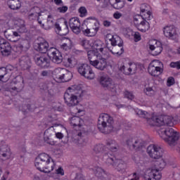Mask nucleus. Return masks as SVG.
<instances>
[{"instance_id": "obj_1", "label": "nucleus", "mask_w": 180, "mask_h": 180, "mask_svg": "<svg viewBox=\"0 0 180 180\" xmlns=\"http://www.w3.org/2000/svg\"><path fill=\"white\" fill-rule=\"evenodd\" d=\"M94 49L96 51H87L89 64L99 71H104L108 67V60L103 58L106 54L108 48L103 41L96 42Z\"/></svg>"}, {"instance_id": "obj_2", "label": "nucleus", "mask_w": 180, "mask_h": 180, "mask_svg": "<svg viewBox=\"0 0 180 180\" xmlns=\"http://www.w3.org/2000/svg\"><path fill=\"white\" fill-rule=\"evenodd\" d=\"M135 112L139 116V117H143V119H147V123L150 126H174V117L172 116H158L153 115L150 119H148V117H150V113H148L147 111L136 108Z\"/></svg>"}, {"instance_id": "obj_3", "label": "nucleus", "mask_w": 180, "mask_h": 180, "mask_svg": "<svg viewBox=\"0 0 180 180\" xmlns=\"http://www.w3.org/2000/svg\"><path fill=\"white\" fill-rule=\"evenodd\" d=\"M34 166L41 172L49 174L56 168V162L51 158V156L47 153H41L36 158L34 161Z\"/></svg>"}, {"instance_id": "obj_4", "label": "nucleus", "mask_w": 180, "mask_h": 180, "mask_svg": "<svg viewBox=\"0 0 180 180\" xmlns=\"http://www.w3.org/2000/svg\"><path fill=\"white\" fill-rule=\"evenodd\" d=\"M147 153L150 158L157 160L155 167L159 169H164L167 165H171V161L168 159H163L164 150L158 145H150L147 148Z\"/></svg>"}, {"instance_id": "obj_5", "label": "nucleus", "mask_w": 180, "mask_h": 180, "mask_svg": "<svg viewBox=\"0 0 180 180\" xmlns=\"http://www.w3.org/2000/svg\"><path fill=\"white\" fill-rule=\"evenodd\" d=\"M82 96L81 86L75 85L69 87L64 95V100L68 106H77L79 103V98Z\"/></svg>"}, {"instance_id": "obj_6", "label": "nucleus", "mask_w": 180, "mask_h": 180, "mask_svg": "<svg viewBox=\"0 0 180 180\" xmlns=\"http://www.w3.org/2000/svg\"><path fill=\"white\" fill-rule=\"evenodd\" d=\"M158 133L164 141L169 144V146H173L176 144V141L179 140V132L175 131L172 128L162 127L158 129Z\"/></svg>"}, {"instance_id": "obj_7", "label": "nucleus", "mask_w": 180, "mask_h": 180, "mask_svg": "<svg viewBox=\"0 0 180 180\" xmlns=\"http://www.w3.org/2000/svg\"><path fill=\"white\" fill-rule=\"evenodd\" d=\"M71 113L73 116L70 119L71 126H73V127H79L80 131H83L82 129L84 128H82V125L84 124V120L80 117L81 116L85 115V110H84V107L81 105L72 107Z\"/></svg>"}, {"instance_id": "obj_8", "label": "nucleus", "mask_w": 180, "mask_h": 180, "mask_svg": "<svg viewBox=\"0 0 180 180\" xmlns=\"http://www.w3.org/2000/svg\"><path fill=\"white\" fill-rule=\"evenodd\" d=\"M98 129L102 133H110L113 130V118L106 113H101L98 117Z\"/></svg>"}, {"instance_id": "obj_9", "label": "nucleus", "mask_w": 180, "mask_h": 180, "mask_svg": "<svg viewBox=\"0 0 180 180\" xmlns=\"http://www.w3.org/2000/svg\"><path fill=\"white\" fill-rule=\"evenodd\" d=\"M35 11V13L30 15V19H34V18H38L37 21L39 25H40L41 27H42V29H44L45 30H50V29H51V27L54 26V19H53V16L49 15L46 23L44 24L46 20L43 19V18L41 17V13L39 12L40 8L36 7Z\"/></svg>"}, {"instance_id": "obj_10", "label": "nucleus", "mask_w": 180, "mask_h": 180, "mask_svg": "<svg viewBox=\"0 0 180 180\" xmlns=\"http://www.w3.org/2000/svg\"><path fill=\"white\" fill-rule=\"evenodd\" d=\"M56 82H68L72 78V73L64 68H56L53 72Z\"/></svg>"}, {"instance_id": "obj_11", "label": "nucleus", "mask_w": 180, "mask_h": 180, "mask_svg": "<svg viewBox=\"0 0 180 180\" xmlns=\"http://www.w3.org/2000/svg\"><path fill=\"white\" fill-rule=\"evenodd\" d=\"M118 68L126 75L134 74L137 71V65L135 63L128 62L126 59H122L119 61Z\"/></svg>"}, {"instance_id": "obj_12", "label": "nucleus", "mask_w": 180, "mask_h": 180, "mask_svg": "<svg viewBox=\"0 0 180 180\" xmlns=\"http://www.w3.org/2000/svg\"><path fill=\"white\" fill-rule=\"evenodd\" d=\"M148 20H150L142 18L140 15H135L134 17V25L139 32L146 33L150 30V22Z\"/></svg>"}, {"instance_id": "obj_13", "label": "nucleus", "mask_w": 180, "mask_h": 180, "mask_svg": "<svg viewBox=\"0 0 180 180\" xmlns=\"http://www.w3.org/2000/svg\"><path fill=\"white\" fill-rule=\"evenodd\" d=\"M148 71L152 77H159L164 71V65L161 61L155 60L150 63Z\"/></svg>"}, {"instance_id": "obj_14", "label": "nucleus", "mask_w": 180, "mask_h": 180, "mask_svg": "<svg viewBox=\"0 0 180 180\" xmlns=\"http://www.w3.org/2000/svg\"><path fill=\"white\" fill-rule=\"evenodd\" d=\"M78 72L80 75L84 77L86 79H89L90 81L95 79L96 77V75H95V72H94L92 68L86 64L80 65L78 68Z\"/></svg>"}, {"instance_id": "obj_15", "label": "nucleus", "mask_w": 180, "mask_h": 180, "mask_svg": "<svg viewBox=\"0 0 180 180\" xmlns=\"http://www.w3.org/2000/svg\"><path fill=\"white\" fill-rule=\"evenodd\" d=\"M163 34L170 40H176L179 37L178 30L174 25H166L163 28Z\"/></svg>"}, {"instance_id": "obj_16", "label": "nucleus", "mask_w": 180, "mask_h": 180, "mask_svg": "<svg viewBox=\"0 0 180 180\" xmlns=\"http://www.w3.org/2000/svg\"><path fill=\"white\" fill-rule=\"evenodd\" d=\"M148 49L152 53L153 56H159L162 51V46L161 42L157 39H150L147 45Z\"/></svg>"}, {"instance_id": "obj_17", "label": "nucleus", "mask_w": 180, "mask_h": 180, "mask_svg": "<svg viewBox=\"0 0 180 180\" xmlns=\"http://www.w3.org/2000/svg\"><path fill=\"white\" fill-rule=\"evenodd\" d=\"M142 176L144 180H160L162 174L158 169H148Z\"/></svg>"}, {"instance_id": "obj_18", "label": "nucleus", "mask_w": 180, "mask_h": 180, "mask_svg": "<svg viewBox=\"0 0 180 180\" xmlns=\"http://www.w3.org/2000/svg\"><path fill=\"white\" fill-rule=\"evenodd\" d=\"M48 58L52 60L53 63L56 64H61L63 63V55L58 49L56 48H51L48 50Z\"/></svg>"}, {"instance_id": "obj_19", "label": "nucleus", "mask_w": 180, "mask_h": 180, "mask_svg": "<svg viewBox=\"0 0 180 180\" xmlns=\"http://www.w3.org/2000/svg\"><path fill=\"white\" fill-rule=\"evenodd\" d=\"M107 163L112 165L117 171H124L126 169V163L122 160L116 159V158H108Z\"/></svg>"}, {"instance_id": "obj_20", "label": "nucleus", "mask_w": 180, "mask_h": 180, "mask_svg": "<svg viewBox=\"0 0 180 180\" xmlns=\"http://www.w3.org/2000/svg\"><path fill=\"white\" fill-rule=\"evenodd\" d=\"M98 82L104 88H108V89H113L115 88V84H113V81L108 75H103L98 77Z\"/></svg>"}, {"instance_id": "obj_21", "label": "nucleus", "mask_w": 180, "mask_h": 180, "mask_svg": "<svg viewBox=\"0 0 180 180\" xmlns=\"http://www.w3.org/2000/svg\"><path fill=\"white\" fill-rule=\"evenodd\" d=\"M144 94L147 95V96H154L155 95V83L154 80H147L143 89Z\"/></svg>"}, {"instance_id": "obj_22", "label": "nucleus", "mask_w": 180, "mask_h": 180, "mask_svg": "<svg viewBox=\"0 0 180 180\" xmlns=\"http://www.w3.org/2000/svg\"><path fill=\"white\" fill-rule=\"evenodd\" d=\"M69 26L75 34H79V33H81V22L79 21V18L77 17L70 18L69 20Z\"/></svg>"}, {"instance_id": "obj_23", "label": "nucleus", "mask_w": 180, "mask_h": 180, "mask_svg": "<svg viewBox=\"0 0 180 180\" xmlns=\"http://www.w3.org/2000/svg\"><path fill=\"white\" fill-rule=\"evenodd\" d=\"M0 51L2 56H4L5 57L10 56L11 53H12L11 44L6 41L4 39H0Z\"/></svg>"}, {"instance_id": "obj_24", "label": "nucleus", "mask_w": 180, "mask_h": 180, "mask_svg": "<svg viewBox=\"0 0 180 180\" xmlns=\"http://www.w3.org/2000/svg\"><path fill=\"white\" fill-rule=\"evenodd\" d=\"M141 18L143 19H147V20H151L153 19V14L150 11V6L143 4L140 6V15Z\"/></svg>"}, {"instance_id": "obj_25", "label": "nucleus", "mask_w": 180, "mask_h": 180, "mask_svg": "<svg viewBox=\"0 0 180 180\" xmlns=\"http://www.w3.org/2000/svg\"><path fill=\"white\" fill-rule=\"evenodd\" d=\"M35 63L39 67H41V68H49L50 67V58L46 54L37 58Z\"/></svg>"}, {"instance_id": "obj_26", "label": "nucleus", "mask_w": 180, "mask_h": 180, "mask_svg": "<svg viewBox=\"0 0 180 180\" xmlns=\"http://www.w3.org/2000/svg\"><path fill=\"white\" fill-rule=\"evenodd\" d=\"M34 49L41 53H49V42L44 39H40V42L37 41L34 44Z\"/></svg>"}, {"instance_id": "obj_27", "label": "nucleus", "mask_w": 180, "mask_h": 180, "mask_svg": "<svg viewBox=\"0 0 180 180\" xmlns=\"http://www.w3.org/2000/svg\"><path fill=\"white\" fill-rule=\"evenodd\" d=\"M16 25L18 27L17 28V31L13 32L12 37L8 38V40H10V41H16V40H19V39H20V35L22 34V33H25V25H20L18 23H16Z\"/></svg>"}, {"instance_id": "obj_28", "label": "nucleus", "mask_w": 180, "mask_h": 180, "mask_svg": "<svg viewBox=\"0 0 180 180\" xmlns=\"http://www.w3.org/2000/svg\"><path fill=\"white\" fill-rule=\"evenodd\" d=\"M4 145L0 147L1 155L4 160H10L12 157V151H11V148L3 142Z\"/></svg>"}, {"instance_id": "obj_29", "label": "nucleus", "mask_w": 180, "mask_h": 180, "mask_svg": "<svg viewBox=\"0 0 180 180\" xmlns=\"http://www.w3.org/2000/svg\"><path fill=\"white\" fill-rule=\"evenodd\" d=\"M97 41H102L100 39H97L96 41H89L86 39H83L82 41V46L86 49L89 50L88 51H96L95 49V44L97 43Z\"/></svg>"}, {"instance_id": "obj_30", "label": "nucleus", "mask_w": 180, "mask_h": 180, "mask_svg": "<svg viewBox=\"0 0 180 180\" xmlns=\"http://www.w3.org/2000/svg\"><path fill=\"white\" fill-rule=\"evenodd\" d=\"M106 40L110 41L111 46H119V43H122L123 44V41H122V38L118 35H112L110 34H108L106 36Z\"/></svg>"}, {"instance_id": "obj_31", "label": "nucleus", "mask_w": 180, "mask_h": 180, "mask_svg": "<svg viewBox=\"0 0 180 180\" xmlns=\"http://www.w3.org/2000/svg\"><path fill=\"white\" fill-rule=\"evenodd\" d=\"M63 63L65 67H68L70 68H74V67L78 64L75 57L72 56H65L64 58Z\"/></svg>"}, {"instance_id": "obj_32", "label": "nucleus", "mask_w": 180, "mask_h": 180, "mask_svg": "<svg viewBox=\"0 0 180 180\" xmlns=\"http://www.w3.org/2000/svg\"><path fill=\"white\" fill-rule=\"evenodd\" d=\"M122 44L119 43L118 45L113 46V47L110 49H108L109 51L112 53L113 56H115V57H119V56H122L123 54L124 50L122 47Z\"/></svg>"}, {"instance_id": "obj_33", "label": "nucleus", "mask_w": 180, "mask_h": 180, "mask_svg": "<svg viewBox=\"0 0 180 180\" xmlns=\"http://www.w3.org/2000/svg\"><path fill=\"white\" fill-rule=\"evenodd\" d=\"M82 30L85 36H88L89 37H94V36H96V33H98L99 30V25L92 27L91 28H86V30Z\"/></svg>"}, {"instance_id": "obj_34", "label": "nucleus", "mask_w": 180, "mask_h": 180, "mask_svg": "<svg viewBox=\"0 0 180 180\" xmlns=\"http://www.w3.org/2000/svg\"><path fill=\"white\" fill-rule=\"evenodd\" d=\"M7 4L13 11H18L22 8V0H8Z\"/></svg>"}, {"instance_id": "obj_35", "label": "nucleus", "mask_w": 180, "mask_h": 180, "mask_svg": "<svg viewBox=\"0 0 180 180\" xmlns=\"http://www.w3.org/2000/svg\"><path fill=\"white\" fill-rule=\"evenodd\" d=\"M60 49L63 51H71L74 49V43L71 39H66V43H63L60 45Z\"/></svg>"}, {"instance_id": "obj_36", "label": "nucleus", "mask_w": 180, "mask_h": 180, "mask_svg": "<svg viewBox=\"0 0 180 180\" xmlns=\"http://www.w3.org/2000/svg\"><path fill=\"white\" fill-rule=\"evenodd\" d=\"M94 174L98 178V180H108L106 178V172H105V170L101 167H97Z\"/></svg>"}, {"instance_id": "obj_37", "label": "nucleus", "mask_w": 180, "mask_h": 180, "mask_svg": "<svg viewBox=\"0 0 180 180\" xmlns=\"http://www.w3.org/2000/svg\"><path fill=\"white\" fill-rule=\"evenodd\" d=\"M107 147L112 153L117 151V143L115 141H108L107 143Z\"/></svg>"}, {"instance_id": "obj_38", "label": "nucleus", "mask_w": 180, "mask_h": 180, "mask_svg": "<svg viewBox=\"0 0 180 180\" xmlns=\"http://www.w3.org/2000/svg\"><path fill=\"white\" fill-rule=\"evenodd\" d=\"M89 23L94 25V26H99V22L96 21V19L95 18L89 17L86 18L82 24V26L84 25H89Z\"/></svg>"}, {"instance_id": "obj_39", "label": "nucleus", "mask_w": 180, "mask_h": 180, "mask_svg": "<svg viewBox=\"0 0 180 180\" xmlns=\"http://www.w3.org/2000/svg\"><path fill=\"white\" fill-rule=\"evenodd\" d=\"M64 169H63L61 167H59L58 169H56V173H52L51 176V178H53V179H57V175L64 176Z\"/></svg>"}, {"instance_id": "obj_40", "label": "nucleus", "mask_w": 180, "mask_h": 180, "mask_svg": "<svg viewBox=\"0 0 180 180\" xmlns=\"http://www.w3.org/2000/svg\"><path fill=\"white\" fill-rule=\"evenodd\" d=\"M146 144V142L143 141V139H136L134 141V143L132 144L134 148L136 150H139L141 147H143V146Z\"/></svg>"}, {"instance_id": "obj_41", "label": "nucleus", "mask_w": 180, "mask_h": 180, "mask_svg": "<svg viewBox=\"0 0 180 180\" xmlns=\"http://www.w3.org/2000/svg\"><path fill=\"white\" fill-rule=\"evenodd\" d=\"M11 79H13V84H18L20 82H23V78L20 75L15 76V74L11 76Z\"/></svg>"}, {"instance_id": "obj_42", "label": "nucleus", "mask_w": 180, "mask_h": 180, "mask_svg": "<svg viewBox=\"0 0 180 180\" xmlns=\"http://www.w3.org/2000/svg\"><path fill=\"white\" fill-rule=\"evenodd\" d=\"M6 75H8V73H6V68H0V81H1V82H6V79L4 78Z\"/></svg>"}, {"instance_id": "obj_43", "label": "nucleus", "mask_w": 180, "mask_h": 180, "mask_svg": "<svg viewBox=\"0 0 180 180\" xmlns=\"http://www.w3.org/2000/svg\"><path fill=\"white\" fill-rule=\"evenodd\" d=\"M131 36L134 38V41H135V43H137L141 40V34L139 32L133 31L131 32Z\"/></svg>"}, {"instance_id": "obj_44", "label": "nucleus", "mask_w": 180, "mask_h": 180, "mask_svg": "<svg viewBox=\"0 0 180 180\" xmlns=\"http://www.w3.org/2000/svg\"><path fill=\"white\" fill-rule=\"evenodd\" d=\"M133 31L131 30V29L129 28V27H124L122 28V33L126 36L127 37H130V34Z\"/></svg>"}, {"instance_id": "obj_45", "label": "nucleus", "mask_w": 180, "mask_h": 180, "mask_svg": "<svg viewBox=\"0 0 180 180\" xmlns=\"http://www.w3.org/2000/svg\"><path fill=\"white\" fill-rule=\"evenodd\" d=\"M124 96L127 99H130L131 101H132V99H134V95H133V93L129 91H125L124 92Z\"/></svg>"}, {"instance_id": "obj_46", "label": "nucleus", "mask_w": 180, "mask_h": 180, "mask_svg": "<svg viewBox=\"0 0 180 180\" xmlns=\"http://www.w3.org/2000/svg\"><path fill=\"white\" fill-rule=\"evenodd\" d=\"M79 13H80L81 18H84V16H86V8L85 7H80L79 8Z\"/></svg>"}, {"instance_id": "obj_47", "label": "nucleus", "mask_w": 180, "mask_h": 180, "mask_svg": "<svg viewBox=\"0 0 180 180\" xmlns=\"http://www.w3.org/2000/svg\"><path fill=\"white\" fill-rule=\"evenodd\" d=\"M169 66L171 68H177L178 70H180V61L172 62Z\"/></svg>"}, {"instance_id": "obj_48", "label": "nucleus", "mask_w": 180, "mask_h": 180, "mask_svg": "<svg viewBox=\"0 0 180 180\" xmlns=\"http://www.w3.org/2000/svg\"><path fill=\"white\" fill-rule=\"evenodd\" d=\"M58 12L60 13H65L68 11V7L67 6H63L57 8Z\"/></svg>"}, {"instance_id": "obj_49", "label": "nucleus", "mask_w": 180, "mask_h": 180, "mask_svg": "<svg viewBox=\"0 0 180 180\" xmlns=\"http://www.w3.org/2000/svg\"><path fill=\"white\" fill-rule=\"evenodd\" d=\"M174 84H175V79H174L172 77H169L167 81V86H172Z\"/></svg>"}, {"instance_id": "obj_50", "label": "nucleus", "mask_w": 180, "mask_h": 180, "mask_svg": "<svg viewBox=\"0 0 180 180\" xmlns=\"http://www.w3.org/2000/svg\"><path fill=\"white\" fill-rule=\"evenodd\" d=\"M27 61H29V57L23 56L20 60V65H25V64H27Z\"/></svg>"}, {"instance_id": "obj_51", "label": "nucleus", "mask_w": 180, "mask_h": 180, "mask_svg": "<svg viewBox=\"0 0 180 180\" xmlns=\"http://www.w3.org/2000/svg\"><path fill=\"white\" fill-rule=\"evenodd\" d=\"M117 4V9H122L124 7V1H122L121 0H115Z\"/></svg>"}, {"instance_id": "obj_52", "label": "nucleus", "mask_w": 180, "mask_h": 180, "mask_svg": "<svg viewBox=\"0 0 180 180\" xmlns=\"http://www.w3.org/2000/svg\"><path fill=\"white\" fill-rule=\"evenodd\" d=\"M123 16V14H122V13L117 11L115 13H113V18L114 19H117L119 20L120 19V18H122Z\"/></svg>"}, {"instance_id": "obj_53", "label": "nucleus", "mask_w": 180, "mask_h": 180, "mask_svg": "<svg viewBox=\"0 0 180 180\" xmlns=\"http://www.w3.org/2000/svg\"><path fill=\"white\" fill-rule=\"evenodd\" d=\"M55 32L58 34L60 32H61V27L59 24L56 23L55 24Z\"/></svg>"}, {"instance_id": "obj_54", "label": "nucleus", "mask_w": 180, "mask_h": 180, "mask_svg": "<svg viewBox=\"0 0 180 180\" xmlns=\"http://www.w3.org/2000/svg\"><path fill=\"white\" fill-rule=\"evenodd\" d=\"M56 137L59 140H61V139L64 138V134L61 132H56Z\"/></svg>"}, {"instance_id": "obj_55", "label": "nucleus", "mask_w": 180, "mask_h": 180, "mask_svg": "<svg viewBox=\"0 0 180 180\" xmlns=\"http://www.w3.org/2000/svg\"><path fill=\"white\" fill-rule=\"evenodd\" d=\"M140 179V174L137 173H134L132 176V179L131 180H139Z\"/></svg>"}, {"instance_id": "obj_56", "label": "nucleus", "mask_w": 180, "mask_h": 180, "mask_svg": "<svg viewBox=\"0 0 180 180\" xmlns=\"http://www.w3.org/2000/svg\"><path fill=\"white\" fill-rule=\"evenodd\" d=\"M8 91L11 92L12 95H16V94H18V90L16 89V87L10 88Z\"/></svg>"}, {"instance_id": "obj_57", "label": "nucleus", "mask_w": 180, "mask_h": 180, "mask_svg": "<svg viewBox=\"0 0 180 180\" xmlns=\"http://www.w3.org/2000/svg\"><path fill=\"white\" fill-rule=\"evenodd\" d=\"M20 43H21V44L17 45V49H18V50L20 51V50H22L23 49L25 41L21 39L20 41Z\"/></svg>"}, {"instance_id": "obj_58", "label": "nucleus", "mask_w": 180, "mask_h": 180, "mask_svg": "<svg viewBox=\"0 0 180 180\" xmlns=\"http://www.w3.org/2000/svg\"><path fill=\"white\" fill-rule=\"evenodd\" d=\"M54 4L59 6V5H63V0H53Z\"/></svg>"}, {"instance_id": "obj_59", "label": "nucleus", "mask_w": 180, "mask_h": 180, "mask_svg": "<svg viewBox=\"0 0 180 180\" xmlns=\"http://www.w3.org/2000/svg\"><path fill=\"white\" fill-rule=\"evenodd\" d=\"M75 180H85V177L82 174H79L77 176Z\"/></svg>"}, {"instance_id": "obj_60", "label": "nucleus", "mask_w": 180, "mask_h": 180, "mask_svg": "<svg viewBox=\"0 0 180 180\" xmlns=\"http://www.w3.org/2000/svg\"><path fill=\"white\" fill-rule=\"evenodd\" d=\"M110 25H111L110 21H108V20L103 21V25L105 26V27H109Z\"/></svg>"}, {"instance_id": "obj_61", "label": "nucleus", "mask_w": 180, "mask_h": 180, "mask_svg": "<svg viewBox=\"0 0 180 180\" xmlns=\"http://www.w3.org/2000/svg\"><path fill=\"white\" fill-rule=\"evenodd\" d=\"M41 75L43 77H49V75H50V73L49 72H47V71H43L41 72Z\"/></svg>"}, {"instance_id": "obj_62", "label": "nucleus", "mask_w": 180, "mask_h": 180, "mask_svg": "<svg viewBox=\"0 0 180 180\" xmlns=\"http://www.w3.org/2000/svg\"><path fill=\"white\" fill-rule=\"evenodd\" d=\"M133 143V140L129 139L127 141V143L128 146H131V143Z\"/></svg>"}, {"instance_id": "obj_63", "label": "nucleus", "mask_w": 180, "mask_h": 180, "mask_svg": "<svg viewBox=\"0 0 180 180\" xmlns=\"http://www.w3.org/2000/svg\"><path fill=\"white\" fill-rule=\"evenodd\" d=\"M117 108H118V109H120V108H123V105L122 104H116Z\"/></svg>"}, {"instance_id": "obj_64", "label": "nucleus", "mask_w": 180, "mask_h": 180, "mask_svg": "<svg viewBox=\"0 0 180 180\" xmlns=\"http://www.w3.org/2000/svg\"><path fill=\"white\" fill-rule=\"evenodd\" d=\"M177 51H178L179 54H180V48L178 49Z\"/></svg>"}]
</instances>
